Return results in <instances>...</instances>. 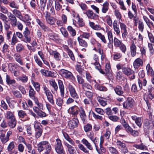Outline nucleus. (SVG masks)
Instances as JSON below:
<instances>
[{
  "label": "nucleus",
  "mask_w": 154,
  "mask_h": 154,
  "mask_svg": "<svg viewBox=\"0 0 154 154\" xmlns=\"http://www.w3.org/2000/svg\"><path fill=\"white\" fill-rule=\"evenodd\" d=\"M68 89L71 96L73 98L69 97L67 100L66 103L67 104H69L72 103L74 101V99L77 100L79 97L76 93L74 87L71 85L69 84L68 86Z\"/></svg>",
  "instance_id": "nucleus-1"
},
{
  "label": "nucleus",
  "mask_w": 154,
  "mask_h": 154,
  "mask_svg": "<svg viewBox=\"0 0 154 154\" xmlns=\"http://www.w3.org/2000/svg\"><path fill=\"white\" fill-rule=\"evenodd\" d=\"M116 67L118 70L122 69L123 73L127 76L134 73V71L130 68L127 67L125 64L119 63L116 65Z\"/></svg>",
  "instance_id": "nucleus-2"
},
{
  "label": "nucleus",
  "mask_w": 154,
  "mask_h": 154,
  "mask_svg": "<svg viewBox=\"0 0 154 154\" xmlns=\"http://www.w3.org/2000/svg\"><path fill=\"white\" fill-rule=\"evenodd\" d=\"M56 143L55 145V149L56 152L58 154H65L61 140L59 138L56 139Z\"/></svg>",
  "instance_id": "nucleus-3"
},
{
  "label": "nucleus",
  "mask_w": 154,
  "mask_h": 154,
  "mask_svg": "<svg viewBox=\"0 0 154 154\" xmlns=\"http://www.w3.org/2000/svg\"><path fill=\"white\" fill-rule=\"evenodd\" d=\"M43 89L48 101L52 105H54V102L53 100V95L48 88L45 85L43 86Z\"/></svg>",
  "instance_id": "nucleus-4"
},
{
  "label": "nucleus",
  "mask_w": 154,
  "mask_h": 154,
  "mask_svg": "<svg viewBox=\"0 0 154 154\" xmlns=\"http://www.w3.org/2000/svg\"><path fill=\"white\" fill-rule=\"evenodd\" d=\"M59 73L63 77L66 79H72L74 77L72 73L64 69L60 70Z\"/></svg>",
  "instance_id": "nucleus-5"
},
{
  "label": "nucleus",
  "mask_w": 154,
  "mask_h": 154,
  "mask_svg": "<svg viewBox=\"0 0 154 154\" xmlns=\"http://www.w3.org/2000/svg\"><path fill=\"white\" fill-rule=\"evenodd\" d=\"M12 131H8L6 134V136L5 134L2 133H1L0 135V139L2 143L5 144L9 140V137L12 134Z\"/></svg>",
  "instance_id": "nucleus-6"
},
{
  "label": "nucleus",
  "mask_w": 154,
  "mask_h": 154,
  "mask_svg": "<svg viewBox=\"0 0 154 154\" xmlns=\"http://www.w3.org/2000/svg\"><path fill=\"white\" fill-rule=\"evenodd\" d=\"M134 104V101L131 97H128L127 98L123 104V106L124 108L127 109H129L133 107Z\"/></svg>",
  "instance_id": "nucleus-7"
},
{
  "label": "nucleus",
  "mask_w": 154,
  "mask_h": 154,
  "mask_svg": "<svg viewBox=\"0 0 154 154\" xmlns=\"http://www.w3.org/2000/svg\"><path fill=\"white\" fill-rule=\"evenodd\" d=\"M79 109L80 108H79L77 106H74L70 107L68 111V112L72 115V117H74V118H77Z\"/></svg>",
  "instance_id": "nucleus-8"
},
{
  "label": "nucleus",
  "mask_w": 154,
  "mask_h": 154,
  "mask_svg": "<svg viewBox=\"0 0 154 154\" xmlns=\"http://www.w3.org/2000/svg\"><path fill=\"white\" fill-rule=\"evenodd\" d=\"M23 34L24 36L23 41L26 43H30L31 41L30 36V32L28 27L25 28Z\"/></svg>",
  "instance_id": "nucleus-9"
},
{
  "label": "nucleus",
  "mask_w": 154,
  "mask_h": 154,
  "mask_svg": "<svg viewBox=\"0 0 154 154\" xmlns=\"http://www.w3.org/2000/svg\"><path fill=\"white\" fill-rule=\"evenodd\" d=\"M119 24L122 33V37L123 39H125L127 38L128 33L127 29V27L124 23H122L120 21H119Z\"/></svg>",
  "instance_id": "nucleus-10"
},
{
  "label": "nucleus",
  "mask_w": 154,
  "mask_h": 154,
  "mask_svg": "<svg viewBox=\"0 0 154 154\" xmlns=\"http://www.w3.org/2000/svg\"><path fill=\"white\" fill-rule=\"evenodd\" d=\"M79 122L77 118H74L69 121L68 122L69 128L71 129H73L74 128L78 127Z\"/></svg>",
  "instance_id": "nucleus-11"
},
{
  "label": "nucleus",
  "mask_w": 154,
  "mask_h": 154,
  "mask_svg": "<svg viewBox=\"0 0 154 154\" xmlns=\"http://www.w3.org/2000/svg\"><path fill=\"white\" fill-rule=\"evenodd\" d=\"M45 18L47 22L49 24L53 25L55 24L56 22L55 19L51 16L49 13L47 11L46 12Z\"/></svg>",
  "instance_id": "nucleus-12"
},
{
  "label": "nucleus",
  "mask_w": 154,
  "mask_h": 154,
  "mask_svg": "<svg viewBox=\"0 0 154 154\" xmlns=\"http://www.w3.org/2000/svg\"><path fill=\"white\" fill-rule=\"evenodd\" d=\"M89 19L95 20L98 17V15L94 13V12L90 10H87L85 13Z\"/></svg>",
  "instance_id": "nucleus-13"
},
{
  "label": "nucleus",
  "mask_w": 154,
  "mask_h": 154,
  "mask_svg": "<svg viewBox=\"0 0 154 154\" xmlns=\"http://www.w3.org/2000/svg\"><path fill=\"white\" fill-rule=\"evenodd\" d=\"M36 21L41 29L44 31L50 32L51 31V29L38 19H36Z\"/></svg>",
  "instance_id": "nucleus-14"
},
{
  "label": "nucleus",
  "mask_w": 154,
  "mask_h": 154,
  "mask_svg": "<svg viewBox=\"0 0 154 154\" xmlns=\"http://www.w3.org/2000/svg\"><path fill=\"white\" fill-rule=\"evenodd\" d=\"M104 140L103 137L101 136L100 137V149H98V147L97 148L96 150L99 154H103L102 153H104L106 151L104 148L102 144L103 143Z\"/></svg>",
  "instance_id": "nucleus-15"
},
{
  "label": "nucleus",
  "mask_w": 154,
  "mask_h": 154,
  "mask_svg": "<svg viewBox=\"0 0 154 154\" xmlns=\"http://www.w3.org/2000/svg\"><path fill=\"white\" fill-rule=\"evenodd\" d=\"M8 17L11 22V24L12 26L15 27L17 26V19L16 17L11 13H9L8 15Z\"/></svg>",
  "instance_id": "nucleus-16"
},
{
  "label": "nucleus",
  "mask_w": 154,
  "mask_h": 154,
  "mask_svg": "<svg viewBox=\"0 0 154 154\" xmlns=\"http://www.w3.org/2000/svg\"><path fill=\"white\" fill-rule=\"evenodd\" d=\"M143 64V61L141 59L139 58L135 60L133 62V66L135 69H137Z\"/></svg>",
  "instance_id": "nucleus-17"
},
{
  "label": "nucleus",
  "mask_w": 154,
  "mask_h": 154,
  "mask_svg": "<svg viewBox=\"0 0 154 154\" xmlns=\"http://www.w3.org/2000/svg\"><path fill=\"white\" fill-rule=\"evenodd\" d=\"M58 85L62 97H63L64 95V87L63 82L60 80H58Z\"/></svg>",
  "instance_id": "nucleus-18"
},
{
  "label": "nucleus",
  "mask_w": 154,
  "mask_h": 154,
  "mask_svg": "<svg viewBox=\"0 0 154 154\" xmlns=\"http://www.w3.org/2000/svg\"><path fill=\"white\" fill-rule=\"evenodd\" d=\"M41 73L43 75L47 77H55L54 72H52L51 71L46 70L45 69H42L40 70Z\"/></svg>",
  "instance_id": "nucleus-19"
},
{
  "label": "nucleus",
  "mask_w": 154,
  "mask_h": 154,
  "mask_svg": "<svg viewBox=\"0 0 154 154\" xmlns=\"http://www.w3.org/2000/svg\"><path fill=\"white\" fill-rule=\"evenodd\" d=\"M132 119L135 121L136 125L139 127H141L142 123V120L140 117H138L134 115L131 116Z\"/></svg>",
  "instance_id": "nucleus-20"
},
{
  "label": "nucleus",
  "mask_w": 154,
  "mask_h": 154,
  "mask_svg": "<svg viewBox=\"0 0 154 154\" xmlns=\"http://www.w3.org/2000/svg\"><path fill=\"white\" fill-rule=\"evenodd\" d=\"M64 144L67 147L68 151L69 154H76V152L75 148L72 145L67 142H65Z\"/></svg>",
  "instance_id": "nucleus-21"
},
{
  "label": "nucleus",
  "mask_w": 154,
  "mask_h": 154,
  "mask_svg": "<svg viewBox=\"0 0 154 154\" xmlns=\"http://www.w3.org/2000/svg\"><path fill=\"white\" fill-rule=\"evenodd\" d=\"M101 11L103 14H105L107 12L109 9V2L106 1L102 5Z\"/></svg>",
  "instance_id": "nucleus-22"
},
{
  "label": "nucleus",
  "mask_w": 154,
  "mask_h": 154,
  "mask_svg": "<svg viewBox=\"0 0 154 154\" xmlns=\"http://www.w3.org/2000/svg\"><path fill=\"white\" fill-rule=\"evenodd\" d=\"M114 90L117 95L123 96L124 97H125L123 95L124 92L122 87L119 85H117L116 87L114 88Z\"/></svg>",
  "instance_id": "nucleus-23"
},
{
  "label": "nucleus",
  "mask_w": 154,
  "mask_h": 154,
  "mask_svg": "<svg viewBox=\"0 0 154 154\" xmlns=\"http://www.w3.org/2000/svg\"><path fill=\"white\" fill-rule=\"evenodd\" d=\"M137 48L133 41L131 43V45L130 46V52L131 56L132 57L135 56L136 54Z\"/></svg>",
  "instance_id": "nucleus-24"
},
{
  "label": "nucleus",
  "mask_w": 154,
  "mask_h": 154,
  "mask_svg": "<svg viewBox=\"0 0 154 154\" xmlns=\"http://www.w3.org/2000/svg\"><path fill=\"white\" fill-rule=\"evenodd\" d=\"M12 12H13V14L15 17L16 16L20 20H23V17L22 16L21 13L20 11L17 9H14L12 11Z\"/></svg>",
  "instance_id": "nucleus-25"
},
{
  "label": "nucleus",
  "mask_w": 154,
  "mask_h": 154,
  "mask_svg": "<svg viewBox=\"0 0 154 154\" xmlns=\"http://www.w3.org/2000/svg\"><path fill=\"white\" fill-rule=\"evenodd\" d=\"M79 112L80 118L83 121H85L86 118V116L84 109L82 107H80Z\"/></svg>",
  "instance_id": "nucleus-26"
},
{
  "label": "nucleus",
  "mask_w": 154,
  "mask_h": 154,
  "mask_svg": "<svg viewBox=\"0 0 154 154\" xmlns=\"http://www.w3.org/2000/svg\"><path fill=\"white\" fill-rule=\"evenodd\" d=\"M50 53L51 55H53L55 59L57 61H59L61 58L60 54L57 51H53L52 50L50 51Z\"/></svg>",
  "instance_id": "nucleus-27"
},
{
  "label": "nucleus",
  "mask_w": 154,
  "mask_h": 154,
  "mask_svg": "<svg viewBox=\"0 0 154 154\" xmlns=\"http://www.w3.org/2000/svg\"><path fill=\"white\" fill-rule=\"evenodd\" d=\"M5 116L7 119L9 120L15 118L14 112L10 111H6L5 113Z\"/></svg>",
  "instance_id": "nucleus-28"
},
{
  "label": "nucleus",
  "mask_w": 154,
  "mask_h": 154,
  "mask_svg": "<svg viewBox=\"0 0 154 154\" xmlns=\"http://www.w3.org/2000/svg\"><path fill=\"white\" fill-rule=\"evenodd\" d=\"M82 143L85 145L87 148L90 150H92L93 149V147L91 143L85 139H83L81 141Z\"/></svg>",
  "instance_id": "nucleus-29"
},
{
  "label": "nucleus",
  "mask_w": 154,
  "mask_h": 154,
  "mask_svg": "<svg viewBox=\"0 0 154 154\" xmlns=\"http://www.w3.org/2000/svg\"><path fill=\"white\" fill-rule=\"evenodd\" d=\"M14 56L15 60L17 62L19 63L20 65H22L23 64V63L20 54L16 53L14 54Z\"/></svg>",
  "instance_id": "nucleus-30"
},
{
  "label": "nucleus",
  "mask_w": 154,
  "mask_h": 154,
  "mask_svg": "<svg viewBox=\"0 0 154 154\" xmlns=\"http://www.w3.org/2000/svg\"><path fill=\"white\" fill-rule=\"evenodd\" d=\"M146 69L148 75L151 76H154V71L149 64H148L146 65Z\"/></svg>",
  "instance_id": "nucleus-31"
},
{
  "label": "nucleus",
  "mask_w": 154,
  "mask_h": 154,
  "mask_svg": "<svg viewBox=\"0 0 154 154\" xmlns=\"http://www.w3.org/2000/svg\"><path fill=\"white\" fill-rule=\"evenodd\" d=\"M63 134L65 139L67 140L71 144L74 146L75 145V142L69 137L67 133L64 132L63 133Z\"/></svg>",
  "instance_id": "nucleus-32"
},
{
  "label": "nucleus",
  "mask_w": 154,
  "mask_h": 154,
  "mask_svg": "<svg viewBox=\"0 0 154 154\" xmlns=\"http://www.w3.org/2000/svg\"><path fill=\"white\" fill-rule=\"evenodd\" d=\"M106 74L109 76L111 77L112 76V74L111 72L110 66L109 63H106L105 66Z\"/></svg>",
  "instance_id": "nucleus-33"
},
{
  "label": "nucleus",
  "mask_w": 154,
  "mask_h": 154,
  "mask_svg": "<svg viewBox=\"0 0 154 154\" xmlns=\"http://www.w3.org/2000/svg\"><path fill=\"white\" fill-rule=\"evenodd\" d=\"M49 83L54 88V91H57L58 89V87L55 80L52 79H51L49 80Z\"/></svg>",
  "instance_id": "nucleus-34"
},
{
  "label": "nucleus",
  "mask_w": 154,
  "mask_h": 154,
  "mask_svg": "<svg viewBox=\"0 0 154 154\" xmlns=\"http://www.w3.org/2000/svg\"><path fill=\"white\" fill-rule=\"evenodd\" d=\"M6 81L8 85H13L15 84L16 81L14 79H11L8 75H6Z\"/></svg>",
  "instance_id": "nucleus-35"
},
{
  "label": "nucleus",
  "mask_w": 154,
  "mask_h": 154,
  "mask_svg": "<svg viewBox=\"0 0 154 154\" xmlns=\"http://www.w3.org/2000/svg\"><path fill=\"white\" fill-rule=\"evenodd\" d=\"M143 19L144 21L146 23V25L149 28H151V25L154 26L153 23L150 21L148 18L145 16H143Z\"/></svg>",
  "instance_id": "nucleus-36"
},
{
  "label": "nucleus",
  "mask_w": 154,
  "mask_h": 154,
  "mask_svg": "<svg viewBox=\"0 0 154 154\" xmlns=\"http://www.w3.org/2000/svg\"><path fill=\"white\" fill-rule=\"evenodd\" d=\"M16 124L17 122L15 118L9 120L8 122V126L12 128H14L15 127Z\"/></svg>",
  "instance_id": "nucleus-37"
},
{
  "label": "nucleus",
  "mask_w": 154,
  "mask_h": 154,
  "mask_svg": "<svg viewBox=\"0 0 154 154\" xmlns=\"http://www.w3.org/2000/svg\"><path fill=\"white\" fill-rule=\"evenodd\" d=\"M95 34L104 43L106 44V43L107 41L104 35H103L101 33L99 32H96Z\"/></svg>",
  "instance_id": "nucleus-38"
},
{
  "label": "nucleus",
  "mask_w": 154,
  "mask_h": 154,
  "mask_svg": "<svg viewBox=\"0 0 154 154\" xmlns=\"http://www.w3.org/2000/svg\"><path fill=\"white\" fill-rule=\"evenodd\" d=\"M107 36L109 40V43L108 45H112L111 44L113 42V35L112 32L111 31H108L107 32Z\"/></svg>",
  "instance_id": "nucleus-39"
},
{
  "label": "nucleus",
  "mask_w": 154,
  "mask_h": 154,
  "mask_svg": "<svg viewBox=\"0 0 154 154\" xmlns=\"http://www.w3.org/2000/svg\"><path fill=\"white\" fill-rule=\"evenodd\" d=\"M44 141H41L38 144L37 149L38 152H41L44 150L45 147L43 146H44Z\"/></svg>",
  "instance_id": "nucleus-40"
},
{
  "label": "nucleus",
  "mask_w": 154,
  "mask_h": 154,
  "mask_svg": "<svg viewBox=\"0 0 154 154\" xmlns=\"http://www.w3.org/2000/svg\"><path fill=\"white\" fill-rule=\"evenodd\" d=\"M44 146L47 153H49L51 149V147L49 143L47 141H44Z\"/></svg>",
  "instance_id": "nucleus-41"
},
{
  "label": "nucleus",
  "mask_w": 154,
  "mask_h": 154,
  "mask_svg": "<svg viewBox=\"0 0 154 154\" xmlns=\"http://www.w3.org/2000/svg\"><path fill=\"white\" fill-rule=\"evenodd\" d=\"M133 146L137 149L142 150H145L147 149L146 146L143 143H141L139 145L134 144L133 145Z\"/></svg>",
  "instance_id": "nucleus-42"
},
{
  "label": "nucleus",
  "mask_w": 154,
  "mask_h": 154,
  "mask_svg": "<svg viewBox=\"0 0 154 154\" xmlns=\"http://www.w3.org/2000/svg\"><path fill=\"white\" fill-rule=\"evenodd\" d=\"M77 39L80 45L84 47H87L88 44L87 42L85 40L79 37Z\"/></svg>",
  "instance_id": "nucleus-43"
},
{
  "label": "nucleus",
  "mask_w": 154,
  "mask_h": 154,
  "mask_svg": "<svg viewBox=\"0 0 154 154\" xmlns=\"http://www.w3.org/2000/svg\"><path fill=\"white\" fill-rule=\"evenodd\" d=\"M34 127L35 130L42 128V126L41 124L37 121H35L34 124Z\"/></svg>",
  "instance_id": "nucleus-44"
},
{
  "label": "nucleus",
  "mask_w": 154,
  "mask_h": 154,
  "mask_svg": "<svg viewBox=\"0 0 154 154\" xmlns=\"http://www.w3.org/2000/svg\"><path fill=\"white\" fill-rule=\"evenodd\" d=\"M78 147L79 149L83 151V152L86 154L89 153V151L86 149V148L82 144L79 143L78 145Z\"/></svg>",
  "instance_id": "nucleus-45"
},
{
  "label": "nucleus",
  "mask_w": 154,
  "mask_h": 154,
  "mask_svg": "<svg viewBox=\"0 0 154 154\" xmlns=\"http://www.w3.org/2000/svg\"><path fill=\"white\" fill-rule=\"evenodd\" d=\"M18 42V39L16 36L15 33H14L13 35L11 38V44L12 45H14Z\"/></svg>",
  "instance_id": "nucleus-46"
},
{
  "label": "nucleus",
  "mask_w": 154,
  "mask_h": 154,
  "mask_svg": "<svg viewBox=\"0 0 154 154\" xmlns=\"http://www.w3.org/2000/svg\"><path fill=\"white\" fill-rule=\"evenodd\" d=\"M67 29L72 36L73 37L75 35L76 32L75 30L71 26H69L67 27Z\"/></svg>",
  "instance_id": "nucleus-47"
},
{
  "label": "nucleus",
  "mask_w": 154,
  "mask_h": 154,
  "mask_svg": "<svg viewBox=\"0 0 154 154\" xmlns=\"http://www.w3.org/2000/svg\"><path fill=\"white\" fill-rule=\"evenodd\" d=\"M82 88L84 91H87V89L91 90L92 88L91 86L88 83L86 82H84L82 85Z\"/></svg>",
  "instance_id": "nucleus-48"
},
{
  "label": "nucleus",
  "mask_w": 154,
  "mask_h": 154,
  "mask_svg": "<svg viewBox=\"0 0 154 154\" xmlns=\"http://www.w3.org/2000/svg\"><path fill=\"white\" fill-rule=\"evenodd\" d=\"M15 146V142L13 141H11L8 144L7 150L8 151H11L14 148Z\"/></svg>",
  "instance_id": "nucleus-49"
},
{
  "label": "nucleus",
  "mask_w": 154,
  "mask_h": 154,
  "mask_svg": "<svg viewBox=\"0 0 154 154\" xmlns=\"http://www.w3.org/2000/svg\"><path fill=\"white\" fill-rule=\"evenodd\" d=\"M29 95L30 97H34L35 94V92L34 90L33 89L31 85L29 86Z\"/></svg>",
  "instance_id": "nucleus-50"
},
{
  "label": "nucleus",
  "mask_w": 154,
  "mask_h": 154,
  "mask_svg": "<svg viewBox=\"0 0 154 154\" xmlns=\"http://www.w3.org/2000/svg\"><path fill=\"white\" fill-rule=\"evenodd\" d=\"M116 145L119 149H121L126 146V144L120 140H117L116 142Z\"/></svg>",
  "instance_id": "nucleus-51"
},
{
  "label": "nucleus",
  "mask_w": 154,
  "mask_h": 154,
  "mask_svg": "<svg viewBox=\"0 0 154 154\" xmlns=\"http://www.w3.org/2000/svg\"><path fill=\"white\" fill-rule=\"evenodd\" d=\"M8 68L11 72H14L16 70L17 67L14 63H9L8 65Z\"/></svg>",
  "instance_id": "nucleus-52"
},
{
  "label": "nucleus",
  "mask_w": 154,
  "mask_h": 154,
  "mask_svg": "<svg viewBox=\"0 0 154 154\" xmlns=\"http://www.w3.org/2000/svg\"><path fill=\"white\" fill-rule=\"evenodd\" d=\"M47 0H40V6L41 10L42 11H44L47 2Z\"/></svg>",
  "instance_id": "nucleus-53"
},
{
  "label": "nucleus",
  "mask_w": 154,
  "mask_h": 154,
  "mask_svg": "<svg viewBox=\"0 0 154 154\" xmlns=\"http://www.w3.org/2000/svg\"><path fill=\"white\" fill-rule=\"evenodd\" d=\"M76 19L78 20V24L79 26L82 27L85 25V23L83 22V19L80 18L78 14H77L76 16Z\"/></svg>",
  "instance_id": "nucleus-54"
},
{
  "label": "nucleus",
  "mask_w": 154,
  "mask_h": 154,
  "mask_svg": "<svg viewBox=\"0 0 154 154\" xmlns=\"http://www.w3.org/2000/svg\"><path fill=\"white\" fill-rule=\"evenodd\" d=\"M60 30L62 35L65 38H67L69 35L66 29L63 27L60 28Z\"/></svg>",
  "instance_id": "nucleus-55"
},
{
  "label": "nucleus",
  "mask_w": 154,
  "mask_h": 154,
  "mask_svg": "<svg viewBox=\"0 0 154 154\" xmlns=\"http://www.w3.org/2000/svg\"><path fill=\"white\" fill-rule=\"evenodd\" d=\"M92 128V125L89 124H87L84 127V129L86 132H88L90 131Z\"/></svg>",
  "instance_id": "nucleus-56"
},
{
  "label": "nucleus",
  "mask_w": 154,
  "mask_h": 154,
  "mask_svg": "<svg viewBox=\"0 0 154 154\" xmlns=\"http://www.w3.org/2000/svg\"><path fill=\"white\" fill-rule=\"evenodd\" d=\"M138 28L140 31L142 32L144 28V25L143 22L140 20L138 22Z\"/></svg>",
  "instance_id": "nucleus-57"
},
{
  "label": "nucleus",
  "mask_w": 154,
  "mask_h": 154,
  "mask_svg": "<svg viewBox=\"0 0 154 154\" xmlns=\"http://www.w3.org/2000/svg\"><path fill=\"white\" fill-rule=\"evenodd\" d=\"M122 43V42L121 41L119 40L116 38H114V44L116 47H119Z\"/></svg>",
  "instance_id": "nucleus-58"
},
{
  "label": "nucleus",
  "mask_w": 154,
  "mask_h": 154,
  "mask_svg": "<svg viewBox=\"0 0 154 154\" xmlns=\"http://www.w3.org/2000/svg\"><path fill=\"white\" fill-rule=\"evenodd\" d=\"M35 137L37 138H39L42 135L43 132V129H40L35 130Z\"/></svg>",
  "instance_id": "nucleus-59"
},
{
  "label": "nucleus",
  "mask_w": 154,
  "mask_h": 154,
  "mask_svg": "<svg viewBox=\"0 0 154 154\" xmlns=\"http://www.w3.org/2000/svg\"><path fill=\"white\" fill-rule=\"evenodd\" d=\"M55 8L56 10L57 11H59L62 8V6L61 5L58 1H55Z\"/></svg>",
  "instance_id": "nucleus-60"
},
{
  "label": "nucleus",
  "mask_w": 154,
  "mask_h": 154,
  "mask_svg": "<svg viewBox=\"0 0 154 154\" xmlns=\"http://www.w3.org/2000/svg\"><path fill=\"white\" fill-rule=\"evenodd\" d=\"M50 39L54 41H56L57 39V35L54 32L50 33L48 35Z\"/></svg>",
  "instance_id": "nucleus-61"
},
{
  "label": "nucleus",
  "mask_w": 154,
  "mask_h": 154,
  "mask_svg": "<svg viewBox=\"0 0 154 154\" xmlns=\"http://www.w3.org/2000/svg\"><path fill=\"white\" fill-rule=\"evenodd\" d=\"M16 48L17 51V52H20L23 50L24 47L22 44L19 43L17 45Z\"/></svg>",
  "instance_id": "nucleus-62"
},
{
  "label": "nucleus",
  "mask_w": 154,
  "mask_h": 154,
  "mask_svg": "<svg viewBox=\"0 0 154 154\" xmlns=\"http://www.w3.org/2000/svg\"><path fill=\"white\" fill-rule=\"evenodd\" d=\"M106 20L108 25L110 26L112 25V22L111 17L109 15H107L106 17Z\"/></svg>",
  "instance_id": "nucleus-63"
},
{
  "label": "nucleus",
  "mask_w": 154,
  "mask_h": 154,
  "mask_svg": "<svg viewBox=\"0 0 154 154\" xmlns=\"http://www.w3.org/2000/svg\"><path fill=\"white\" fill-rule=\"evenodd\" d=\"M110 152L111 154H119L118 150L116 149L113 147H110L109 148Z\"/></svg>",
  "instance_id": "nucleus-64"
}]
</instances>
